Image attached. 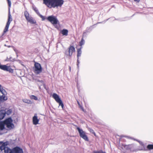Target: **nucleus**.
<instances>
[{
	"label": "nucleus",
	"instance_id": "1",
	"mask_svg": "<svg viewBox=\"0 0 153 153\" xmlns=\"http://www.w3.org/2000/svg\"><path fill=\"white\" fill-rule=\"evenodd\" d=\"M43 3L49 8L61 7L63 4V0H43Z\"/></svg>",
	"mask_w": 153,
	"mask_h": 153
},
{
	"label": "nucleus",
	"instance_id": "13",
	"mask_svg": "<svg viewBox=\"0 0 153 153\" xmlns=\"http://www.w3.org/2000/svg\"><path fill=\"white\" fill-rule=\"evenodd\" d=\"M4 152L5 153H13V149H11L7 147L5 148Z\"/></svg>",
	"mask_w": 153,
	"mask_h": 153
},
{
	"label": "nucleus",
	"instance_id": "26",
	"mask_svg": "<svg viewBox=\"0 0 153 153\" xmlns=\"http://www.w3.org/2000/svg\"><path fill=\"white\" fill-rule=\"evenodd\" d=\"M34 10L36 12V13L39 15V14H40L39 13V12L37 9L36 8H33Z\"/></svg>",
	"mask_w": 153,
	"mask_h": 153
},
{
	"label": "nucleus",
	"instance_id": "18",
	"mask_svg": "<svg viewBox=\"0 0 153 153\" xmlns=\"http://www.w3.org/2000/svg\"><path fill=\"white\" fill-rule=\"evenodd\" d=\"M30 98L32 100H38L37 97L33 95H31L30 96Z\"/></svg>",
	"mask_w": 153,
	"mask_h": 153
},
{
	"label": "nucleus",
	"instance_id": "15",
	"mask_svg": "<svg viewBox=\"0 0 153 153\" xmlns=\"http://www.w3.org/2000/svg\"><path fill=\"white\" fill-rule=\"evenodd\" d=\"M7 100V97L5 95L2 96H0V102L4 100Z\"/></svg>",
	"mask_w": 153,
	"mask_h": 153
},
{
	"label": "nucleus",
	"instance_id": "3",
	"mask_svg": "<svg viewBox=\"0 0 153 153\" xmlns=\"http://www.w3.org/2000/svg\"><path fill=\"white\" fill-rule=\"evenodd\" d=\"M33 71L34 73L36 74L40 73L42 71V68L41 65L37 62H35Z\"/></svg>",
	"mask_w": 153,
	"mask_h": 153
},
{
	"label": "nucleus",
	"instance_id": "4",
	"mask_svg": "<svg viewBox=\"0 0 153 153\" xmlns=\"http://www.w3.org/2000/svg\"><path fill=\"white\" fill-rule=\"evenodd\" d=\"M12 21V18L10 14V8H9V13L8 21L6 23L5 28L4 30L3 35L8 30V29L11 22Z\"/></svg>",
	"mask_w": 153,
	"mask_h": 153
},
{
	"label": "nucleus",
	"instance_id": "36",
	"mask_svg": "<svg viewBox=\"0 0 153 153\" xmlns=\"http://www.w3.org/2000/svg\"><path fill=\"white\" fill-rule=\"evenodd\" d=\"M1 143H2V142H0V145L1 144Z\"/></svg>",
	"mask_w": 153,
	"mask_h": 153
},
{
	"label": "nucleus",
	"instance_id": "35",
	"mask_svg": "<svg viewBox=\"0 0 153 153\" xmlns=\"http://www.w3.org/2000/svg\"><path fill=\"white\" fill-rule=\"evenodd\" d=\"M69 68L70 71H71V67H69Z\"/></svg>",
	"mask_w": 153,
	"mask_h": 153
},
{
	"label": "nucleus",
	"instance_id": "14",
	"mask_svg": "<svg viewBox=\"0 0 153 153\" xmlns=\"http://www.w3.org/2000/svg\"><path fill=\"white\" fill-rule=\"evenodd\" d=\"M62 34L64 36H67L68 34V31L67 29H63L61 31Z\"/></svg>",
	"mask_w": 153,
	"mask_h": 153
},
{
	"label": "nucleus",
	"instance_id": "8",
	"mask_svg": "<svg viewBox=\"0 0 153 153\" xmlns=\"http://www.w3.org/2000/svg\"><path fill=\"white\" fill-rule=\"evenodd\" d=\"M77 129L78 131L80 136L85 140L88 141V138L86 135L85 132L82 129L80 128L79 127H77Z\"/></svg>",
	"mask_w": 153,
	"mask_h": 153
},
{
	"label": "nucleus",
	"instance_id": "12",
	"mask_svg": "<svg viewBox=\"0 0 153 153\" xmlns=\"http://www.w3.org/2000/svg\"><path fill=\"white\" fill-rule=\"evenodd\" d=\"M6 114V111L4 110L0 111V119H3Z\"/></svg>",
	"mask_w": 153,
	"mask_h": 153
},
{
	"label": "nucleus",
	"instance_id": "37",
	"mask_svg": "<svg viewBox=\"0 0 153 153\" xmlns=\"http://www.w3.org/2000/svg\"><path fill=\"white\" fill-rule=\"evenodd\" d=\"M8 47H10V46H7Z\"/></svg>",
	"mask_w": 153,
	"mask_h": 153
},
{
	"label": "nucleus",
	"instance_id": "5",
	"mask_svg": "<svg viewBox=\"0 0 153 153\" xmlns=\"http://www.w3.org/2000/svg\"><path fill=\"white\" fill-rule=\"evenodd\" d=\"M24 14L26 19L28 22L32 24H34L36 23V21L33 19L32 17L30 16L29 13L27 11H25Z\"/></svg>",
	"mask_w": 153,
	"mask_h": 153
},
{
	"label": "nucleus",
	"instance_id": "25",
	"mask_svg": "<svg viewBox=\"0 0 153 153\" xmlns=\"http://www.w3.org/2000/svg\"><path fill=\"white\" fill-rule=\"evenodd\" d=\"M77 103L79 105V107L83 111H84V109L83 108V107L80 105V104L79 103V102L78 101H77Z\"/></svg>",
	"mask_w": 153,
	"mask_h": 153
},
{
	"label": "nucleus",
	"instance_id": "31",
	"mask_svg": "<svg viewBox=\"0 0 153 153\" xmlns=\"http://www.w3.org/2000/svg\"><path fill=\"white\" fill-rule=\"evenodd\" d=\"M89 131H90L92 133H94L93 130V129H89Z\"/></svg>",
	"mask_w": 153,
	"mask_h": 153
},
{
	"label": "nucleus",
	"instance_id": "30",
	"mask_svg": "<svg viewBox=\"0 0 153 153\" xmlns=\"http://www.w3.org/2000/svg\"><path fill=\"white\" fill-rule=\"evenodd\" d=\"M78 58H78V59H77V65L78 68L79 67V60H78Z\"/></svg>",
	"mask_w": 153,
	"mask_h": 153
},
{
	"label": "nucleus",
	"instance_id": "11",
	"mask_svg": "<svg viewBox=\"0 0 153 153\" xmlns=\"http://www.w3.org/2000/svg\"><path fill=\"white\" fill-rule=\"evenodd\" d=\"M33 123L34 125H36L38 124L39 120L38 119L37 114H35L34 116L33 117Z\"/></svg>",
	"mask_w": 153,
	"mask_h": 153
},
{
	"label": "nucleus",
	"instance_id": "10",
	"mask_svg": "<svg viewBox=\"0 0 153 153\" xmlns=\"http://www.w3.org/2000/svg\"><path fill=\"white\" fill-rule=\"evenodd\" d=\"M13 153H23V151L22 149L18 147H16L13 149Z\"/></svg>",
	"mask_w": 153,
	"mask_h": 153
},
{
	"label": "nucleus",
	"instance_id": "22",
	"mask_svg": "<svg viewBox=\"0 0 153 153\" xmlns=\"http://www.w3.org/2000/svg\"><path fill=\"white\" fill-rule=\"evenodd\" d=\"M147 147L148 149H153V145H149Z\"/></svg>",
	"mask_w": 153,
	"mask_h": 153
},
{
	"label": "nucleus",
	"instance_id": "21",
	"mask_svg": "<svg viewBox=\"0 0 153 153\" xmlns=\"http://www.w3.org/2000/svg\"><path fill=\"white\" fill-rule=\"evenodd\" d=\"M12 110L10 109H9V110H7L6 111V114H7L8 115H9L11 114L12 113Z\"/></svg>",
	"mask_w": 153,
	"mask_h": 153
},
{
	"label": "nucleus",
	"instance_id": "23",
	"mask_svg": "<svg viewBox=\"0 0 153 153\" xmlns=\"http://www.w3.org/2000/svg\"><path fill=\"white\" fill-rule=\"evenodd\" d=\"M6 147H5L4 145L3 144L2 146H1L0 147V149L1 150H5V148Z\"/></svg>",
	"mask_w": 153,
	"mask_h": 153
},
{
	"label": "nucleus",
	"instance_id": "24",
	"mask_svg": "<svg viewBox=\"0 0 153 153\" xmlns=\"http://www.w3.org/2000/svg\"><path fill=\"white\" fill-rule=\"evenodd\" d=\"M39 16L42 19V21H44L45 19V16H42L40 14H39Z\"/></svg>",
	"mask_w": 153,
	"mask_h": 153
},
{
	"label": "nucleus",
	"instance_id": "6",
	"mask_svg": "<svg viewBox=\"0 0 153 153\" xmlns=\"http://www.w3.org/2000/svg\"><path fill=\"white\" fill-rule=\"evenodd\" d=\"M47 19L53 25L56 24L59 22L56 17L53 15L48 16Z\"/></svg>",
	"mask_w": 153,
	"mask_h": 153
},
{
	"label": "nucleus",
	"instance_id": "16",
	"mask_svg": "<svg viewBox=\"0 0 153 153\" xmlns=\"http://www.w3.org/2000/svg\"><path fill=\"white\" fill-rule=\"evenodd\" d=\"M22 101L28 104H31L32 103L31 101L30 100L27 99H23Z\"/></svg>",
	"mask_w": 153,
	"mask_h": 153
},
{
	"label": "nucleus",
	"instance_id": "32",
	"mask_svg": "<svg viewBox=\"0 0 153 153\" xmlns=\"http://www.w3.org/2000/svg\"><path fill=\"white\" fill-rule=\"evenodd\" d=\"M11 59H12L11 57L9 59L7 58V61H12V60H11Z\"/></svg>",
	"mask_w": 153,
	"mask_h": 153
},
{
	"label": "nucleus",
	"instance_id": "33",
	"mask_svg": "<svg viewBox=\"0 0 153 153\" xmlns=\"http://www.w3.org/2000/svg\"><path fill=\"white\" fill-rule=\"evenodd\" d=\"M134 1L138 2L140 1V0H134Z\"/></svg>",
	"mask_w": 153,
	"mask_h": 153
},
{
	"label": "nucleus",
	"instance_id": "29",
	"mask_svg": "<svg viewBox=\"0 0 153 153\" xmlns=\"http://www.w3.org/2000/svg\"><path fill=\"white\" fill-rule=\"evenodd\" d=\"M7 1H8V6H9V8H10V7H11V1H10V0H7Z\"/></svg>",
	"mask_w": 153,
	"mask_h": 153
},
{
	"label": "nucleus",
	"instance_id": "2",
	"mask_svg": "<svg viewBox=\"0 0 153 153\" xmlns=\"http://www.w3.org/2000/svg\"><path fill=\"white\" fill-rule=\"evenodd\" d=\"M13 121L10 118L6 120L4 122L0 123V129L3 130L5 126H6L7 128L11 129L14 127V125L12 123Z\"/></svg>",
	"mask_w": 153,
	"mask_h": 153
},
{
	"label": "nucleus",
	"instance_id": "9",
	"mask_svg": "<svg viewBox=\"0 0 153 153\" xmlns=\"http://www.w3.org/2000/svg\"><path fill=\"white\" fill-rule=\"evenodd\" d=\"M75 51V49L73 46H70L68 49V50H67L65 52V54L67 56H71L73 53Z\"/></svg>",
	"mask_w": 153,
	"mask_h": 153
},
{
	"label": "nucleus",
	"instance_id": "19",
	"mask_svg": "<svg viewBox=\"0 0 153 153\" xmlns=\"http://www.w3.org/2000/svg\"><path fill=\"white\" fill-rule=\"evenodd\" d=\"M85 41L84 40L83 38H82L81 40L79 42V45L80 46H82V45H84L85 43Z\"/></svg>",
	"mask_w": 153,
	"mask_h": 153
},
{
	"label": "nucleus",
	"instance_id": "7",
	"mask_svg": "<svg viewBox=\"0 0 153 153\" xmlns=\"http://www.w3.org/2000/svg\"><path fill=\"white\" fill-rule=\"evenodd\" d=\"M52 97L56 101L59 103V106H61L62 108H63L64 105L59 95L56 93H53L52 95Z\"/></svg>",
	"mask_w": 153,
	"mask_h": 153
},
{
	"label": "nucleus",
	"instance_id": "27",
	"mask_svg": "<svg viewBox=\"0 0 153 153\" xmlns=\"http://www.w3.org/2000/svg\"><path fill=\"white\" fill-rule=\"evenodd\" d=\"M94 153H106L105 152H103L102 151H95L94 152Z\"/></svg>",
	"mask_w": 153,
	"mask_h": 153
},
{
	"label": "nucleus",
	"instance_id": "20",
	"mask_svg": "<svg viewBox=\"0 0 153 153\" xmlns=\"http://www.w3.org/2000/svg\"><path fill=\"white\" fill-rule=\"evenodd\" d=\"M0 91L3 94L5 95L6 93V92L5 90H4L3 88H1L0 90Z\"/></svg>",
	"mask_w": 153,
	"mask_h": 153
},
{
	"label": "nucleus",
	"instance_id": "28",
	"mask_svg": "<svg viewBox=\"0 0 153 153\" xmlns=\"http://www.w3.org/2000/svg\"><path fill=\"white\" fill-rule=\"evenodd\" d=\"M7 1H8V6H9V8H10V7H11V1H10V0H7Z\"/></svg>",
	"mask_w": 153,
	"mask_h": 153
},
{
	"label": "nucleus",
	"instance_id": "34",
	"mask_svg": "<svg viewBox=\"0 0 153 153\" xmlns=\"http://www.w3.org/2000/svg\"><path fill=\"white\" fill-rule=\"evenodd\" d=\"M140 144L141 145H143V143H142V142H139Z\"/></svg>",
	"mask_w": 153,
	"mask_h": 153
},
{
	"label": "nucleus",
	"instance_id": "17",
	"mask_svg": "<svg viewBox=\"0 0 153 153\" xmlns=\"http://www.w3.org/2000/svg\"><path fill=\"white\" fill-rule=\"evenodd\" d=\"M81 48H80V49H78L77 51V57L79 58V57L80 56H81V55L82 53V51H81Z\"/></svg>",
	"mask_w": 153,
	"mask_h": 153
},
{
	"label": "nucleus",
	"instance_id": "38",
	"mask_svg": "<svg viewBox=\"0 0 153 153\" xmlns=\"http://www.w3.org/2000/svg\"><path fill=\"white\" fill-rule=\"evenodd\" d=\"M5 45V46H6V45Z\"/></svg>",
	"mask_w": 153,
	"mask_h": 153
}]
</instances>
